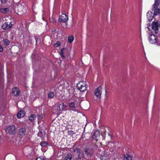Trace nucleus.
<instances>
[{"label":"nucleus","mask_w":160,"mask_h":160,"mask_svg":"<svg viewBox=\"0 0 160 160\" xmlns=\"http://www.w3.org/2000/svg\"><path fill=\"white\" fill-rule=\"evenodd\" d=\"M101 151V149L99 148L96 144L94 143H91L84 148L85 155L89 157L94 155H98V152L99 154H100V152Z\"/></svg>","instance_id":"nucleus-1"},{"label":"nucleus","mask_w":160,"mask_h":160,"mask_svg":"<svg viewBox=\"0 0 160 160\" xmlns=\"http://www.w3.org/2000/svg\"><path fill=\"white\" fill-rule=\"evenodd\" d=\"M23 4H16L14 8L15 12L19 15H22L23 13L26 12V6H24Z\"/></svg>","instance_id":"nucleus-2"},{"label":"nucleus","mask_w":160,"mask_h":160,"mask_svg":"<svg viewBox=\"0 0 160 160\" xmlns=\"http://www.w3.org/2000/svg\"><path fill=\"white\" fill-rule=\"evenodd\" d=\"M16 128L14 125H8L5 128V131L7 133L10 135H14L16 133Z\"/></svg>","instance_id":"nucleus-3"},{"label":"nucleus","mask_w":160,"mask_h":160,"mask_svg":"<svg viewBox=\"0 0 160 160\" xmlns=\"http://www.w3.org/2000/svg\"><path fill=\"white\" fill-rule=\"evenodd\" d=\"M77 86L78 89L82 92H84L87 90L86 82L85 81H83L78 82Z\"/></svg>","instance_id":"nucleus-4"},{"label":"nucleus","mask_w":160,"mask_h":160,"mask_svg":"<svg viewBox=\"0 0 160 160\" xmlns=\"http://www.w3.org/2000/svg\"><path fill=\"white\" fill-rule=\"evenodd\" d=\"M109 151L108 149H103L102 155L100 157L101 160H108L109 159Z\"/></svg>","instance_id":"nucleus-5"},{"label":"nucleus","mask_w":160,"mask_h":160,"mask_svg":"<svg viewBox=\"0 0 160 160\" xmlns=\"http://www.w3.org/2000/svg\"><path fill=\"white\" fill-rule=\"evenodd\" d=\"M152 29L154 31L155 33L157 34L158 31V28H160V22L158 21L152 22Z\"/></svg>","instance_id":"nucleus-6"},{"label":"nucleus","mask_w":160,"mask_h":160,"mask_svg":"<svg viewBox=\"0 0 160 160\" xmlns=\"http://www.w3.org/2000/svg\"><path fill=\"white\" fill-rule=\"evenodd\" d=\"M69 50L68 48H64L62 49L60 55L62 57L65 58V56L64 54L68 55L69 54Z\"/></svg>","instance_id":"nucleus-7"},{"label":"nucleus","mask_w":160,"mask_h":160,"mask_svg":"<svg viewBox=\"0 0 160 160\" xmlns=\"http://www.w3.org/2000/svg\"><path fill=\"white\" fill-rule=\"evenodd\" d=\"M12 25L11 22H5L2 26L3 29L8 30L10 29L12 27Z\"/></svg>","instance_id":"nucleus-8"},{"label":"nucleus","mask_w":160,"mask_h":160,"mask_svg":"<svg viewBox=\"0 0 160 160\" xmlns=\"http://www.w3.org/2000/svg\"><path fill=\"white\" fill-rule=\"evenodd\" d=\"M68 20V16L65 14H62L59 17V22L65 23Z\"/></svg>","instance_id":"nucleus-9"},{"label":"nucleus","mask_w":160,"mask_h":160,"mask_svg":"<svg viewBox=\"0 0 160 160\" xmlns=\"http://www.w3.org/2000/svg\"><path fill=\"white\" fill-rule=\"evenodd\" d=\"M102 89L101 87L100 86L97 88L94 91V95L98 98L101 97L102 93Z\"/></svg>","instance_id":"nucleus-10"},{"label":"nucleus","mask_w":160,"mask_h":160,"mask_svg":"<svg viewBox=\"0 0 160 160\" xmlns=\"http://www.w3.org/2000/svg\"><path fill=\"white\" fill-rule=\"evenodd\" d=\"M158 6L152 5V10L153 12V15L157 16L160 13V9L158 8Z\"/></svg>","instance_id":"nucleus-11"},{"label":"nucleus","mask_w":160,"mask_h":160,"mask_svg":"<svg viewBox=\"0 0 160 160\" xmlns=\"http://www.w3.org/2000/svg\"><path fill=\"white\" fill-rule=\"evenodd\" d=\"M148 38L149 42L152 44H154L157 42H158L156 37L154 35H150L148 37Z\"/></svg>","instance_id":"nucleus-12"},{"label":"nucleus","mask_w":160,"mask_h":160,"mask_svg":"<svg viewBox=\"0 0 160 160\" xmlns=\"http://www.w3.org/2000/svg\"><path fill=\"white\" fill-rule=\"evenodd\" d=\"M12 93L13 96H19L20 91L18 88H14L12 90Z\"/></svg>","instance_id":"nucleus-13"},{"label":"nucleus","mask_w":160,"mask_h":160,"mask_svg":"<svg viewBox=\"0 0 160 160\" xmlns=\"http://www.w3.org/2000/svg\"><path fill=\"white\" fill-rule=\"evenodd\" d=\"M154 16L153 13L151 11H149L147 13V18L149 21H151L153 18Z\"/></svg>","instance_id":"nucleus-14"},{"label":"nucleus","mask_w":160,"mask_h":160,"mask_svg":"<svg viewBox=\"0 0 160 160\" xmlns=\"http://www.w3.org/2000/svg\"><path fill=\"white\" fill-rule=\"evenodd\" d=\"M25 113L24 110H20L18 113L17 117L18 118H21L23 117L25 115Z\"/></svg>","instance_id":"nucleus-15"},{"label":"nucleus","mask_w":160,"mask_h":160,"mask_svg":"<svg viewBox=\"0 0 160 160\" xmlns=\"http://www.w3.org/2000/svg\"><path fill=\"white\" fill-rule=\"evenodd\" d=\"M123 160H132V156L128 154H124Z\"/></svg>","instance_id":"nucleus-16"},{"label":"nucleus","mask_w":160,"mask_h":160,"mask_svg":"<svg viewBox=\"0 0 160 160\" xmlns=\"http://www.w3.org/2000/svg\"><path fill=\"white\" fill-rule=\"evenodd\" d=\"M26 133V129L25 128H22L19 129V134L21 135H24Z\"/></svg>","instance_id":"nucleus-17"},{"label":"nucleus","mask_w":160,"mask_h":160,"mask_svg":"<svg viewBox=\"0 0 160 160\" xmlns=\"http://www.w3.org/2000/svg\"><path fill=\"white\" fill-rule=\"evenodd\" d=\"M66 107V106L64 105L63 103L60 104L59 106V109L61 111L64 110Z\"/></svg>","instance_id":"nucleus-18"},{"label":"nucleus","mask_w":160,"mask_h":160,"mask_svg":"<svg viewBox=\"0 0 160 160\" xmlns=\"http://www.w3.org/2000/svg\"><path fill=\"white\" fill-rule=\"evenodd\" d=\"M36 118V116L35 114H31L29 118V119L30 121H34Z\"/></svg>","instance_id":"nucleus-19"},{"label":"nucleus","mask_w":160,"mask_h":160,"mask_svg":"<svg viewBox=\"0 0 160 160\" xmlns=\"http://www.w3.org/2000/svg\"><path fill=\"white\" fill-rule=\"evenodd\" d=\"M2 42V43L6 46L8 45L10 43V42L7 39H3Z\"/></svg>","instance_id":"nucleus-20"},{"label":"nucleus","mask_w":160,"mask_h":160,"mask_svg":"<svg viewBox=\"0 0 160 160\" xmlns=\"http://www.w3.org/2000/svg\"><path fill=\"white\" fill-rule=\"evenodd\" d=\"M0 11L3 13H7L9 11V9L8 8H3L0 9Z\"/></svg>","instance_id":"nucleus-21"},{"label":"nucleus","mask_w":160,"mask_h":160,"mask_svg":"<svg viewBox=\"0 0 160 160\" xmlns=\"http://www.w3.org/2000/svg\"><path fill=\"white\" fill-rule=\"evenodd\" d=\"M42 147H44L48 144V143L46 141H42L40 144Z\"/></svg>","instance_id":"nucleus-22"},{"label":"nucleus","mask_w":160,"mask_h":160,"mask_svg":"<svg viewBox=\"0 0 160 160\" xmlns=\"http://www.w3.org/2000/svg\"><path fill=\"white\" fill-rule=\"evenodd\" d=\"M72 158V155L71 154H68L65 157L64 160H71Z\"/></svg>","instance_id":"nucleus-23"},{"label":"nucleus","mask_w":160,"mask_h":160,"mask_svg":"<svg viewBox=\"0 0 160 160\" xmlns=\"http://www.w3.org/2000/svg\"><path fill=\"white\" fill-rule=\"evenodd\" d=\"M74 39V37L72 35H71L68 37V41L69 43L72 42Z\"/></svg>","instance_id":"nucleus-24"},{"label":"nucleus","mask_w":160,"mask_h":160,"mask_svg":"<svg viewBox=\"0 0 160 160\" xmlns=\"http://www.w3.org/2000/svg\"><path fill=\"white\" fill-rule=\"evenodd\" d=\"M160 4V0H154V2L153 5L158 6Z\"/></svg>","instance_id":"nucleus-25"},{"label":"nucleus","mask_w":160,"mask_h":160,"mask_svg":"<svg viewBox=\"0 0 160 160\" xmlns=\"http://www.w3.org/2000/svg\"><path fill=\"white\" fill-rule=\"evenodd\" d=\"M69 106L70 108H72V109L75 108V104L74 102H70L69 104Z\"/></svg>","instance_id":"nucleus-26"},{"label":"nucleus","mask_w":160,"mask_h":160,"mask_svg":"<svg viewBox=\"0 0 160 160\" xmlns=\"http://www.w3.org/2000/svg\"><path fill=\"white\" fill-rule=\"evenodd\" d=\"M54 94L53 92H50L48 94V97L49 98H52L53 97Z\"/></svg>","instance_id":"nucleus-27"},{"label":"nucleus","mask_w":160,"mask_h":160,"mask_svg":"<svg viewBox=\"0 0 160 160\" xmlns=\"http://www.w3.org/2000/svg\"><path fill=\"white\" fill-rule=\"evenodd\" d=\"M84 157V154L83 152H82L80 153H79L78 155V158H81L82 159H83V158Z\"/></svg>","instance_id":"nucleus-28"},{"label":"nucleus","mask_w":160,"mask_h":160,"mask_svg":"<svg viewBox=\"0 0 160 160\" xmlns=\"http://www.w3.org/2000/svg\"><path fill=\"white\" fill-rule=\"evenodd\" d=\"M38 119H42L44 117V115L42 113H39L38 114Z\"/></svg>","instance_id":"nucleus-29"},{"label":"nucleus","mask_w":160,"mask_h":160,"mask_svg":"<svg viewBox=\"0 0 160 160\" xmlns=\"http://www.w3.org/2000/svg\"><path fill=\"white\" fill-rule=\"evenodd\" d=\"M50 20L51 22H52L53 23H56V19L52 17L51 18H50Z\"/></svg>","instance_id":"nucleus-30"},{"label":"nucleus","mask_w":160,"mask_h":160,"mask_svg":"<svg viewBox=\"0 0 160 160\" xmlns=\"http://www.w3.org/2000/svg\"><path fill=\"white\" fill-rule=\"evenodd\" d=\"M45 132L44 130H42L41 131H40L39 132L38 135H42V136L43 135V134H45L44 133Z\"/></svg>","instance_id":"nucleus-31"},{"label":"nucleus","mask_w":160,"mask_h":160,"mask_svg":"<svg viewBox=\"0 0 160 160\" xmlns=\"http://www.w3.org/2000/svg\"><path fill=\"white\" fill-rule=\"evenodd\" d=\"M61 43L59 42H57L56 43L54 44V46L55 47H57L60 46Z\"/></svg>","instance_id":"nucleus-32"},{"label":"nucleus","mask_w":160,"mask_h":160,"mask_svg":"<svg viewBox=\"0 0 160 160\" xmlns=\"http://www.w3.org/2000/svg\"><path fill=\"white\" fill-rule=\"evenodd\" d=\"M76 150V151L77 153L78 154L81 152V149L79 148H76L74 152H75Z\"/></svg>","instance_id":"nucleus-33"},{"label":"nucleus","mask_w":160,"mask_h":160,"mask_svg":"<svg viewBox=\"0 0 160 160\" xmlns=\"http://www.w3.org/2000/svg\"><path fill=\"white\" fill-rule=\"evenodd\" d=\"M2 4H5L7 3L8 0H0Z\"/></svg>","instance_id":"nucleus-34"},{"label":"nucleus","mask_w":160,"mask_h":160,"mask_svg":"<svg viewBox=\"0 0 160 160\" xmlns=\"http://www.w3.org/2000/svg\"><path fill=\"white\" fill-rule=\"evenodd\" d=\"M68 134L69 135H72L75 134V133L73 132V131L70 130L68 132Z\"/></svg>","instance_id":"nucleus-35"},{"label":"nucleus","mask_w":160,"mask_h":160,"mask_svg":"<svg viewBox=\"0 0 160 160\" xmlns=\"http://www.w3.org/2000/svg\"><path fill=\"white\" fill-rule=\"evenodd\" d=\"M46 159L42 157H39L36 160H45Z\"/></svg>","instance_id":"nucleus-36"},{"label":"nucleus","mask_w":160,"mask_h":160,"mask_svg":"<svg viewBox=\"0 0 160 160\" xmlns=\"http://www.w3.org/2000/svg\"><path fill=\"white\" fill-rule=\"evenodd\" d=\"M29 40L28 41V42L32 43V37H29Z\"/></svg>","instance_id":"nucleus-37"},{"label":"nucleus","mask_w":160,"mask_h":160,"mask_svg":"<svg viewBox=\"0 0 160 160\" xmlns=\"http://www.w3.org/2000/svg\"><path fill=\"white\" fill-rule=\"evenodd\" d=\"M103 131H102V132H103V134L104 135H105L106 134V129H105V128H104V129H103Z\"/></svg>","instance_id":"nucleus-38"},{"label":"nucleus","mask_w":160,"mask_h":160,"mask_svg":"<svg viewBox=\"0 0 160 160\" xmlns=\"http://www.w3.org/2000/svg\"><path fill=\"white\" fill-rule=\"evenodd\" d=\"M3 51V48L2 46L0 45V52H2Z\"/></svg>","instance_id":"nucleus-39"},{"label":"nucleus","mask_w":160,"mask_h":160,"mask_svg":"<svg viewBox=\"0 0 160 160\" xmlns=\"http://www.w3.org/2000/svg\"><path fill=\"white\" fill-rule=\"evenodd\" d=\"M85 138V136H84V133H83L82 136H81V138Z\"/></svg>","instance_id":"nucleus-40"},{"label":"nucleus","mask_w":160,"mask_h":160,"mask_svg":"<svg viewBox=\"0 0 160 160\" xmlns=\"http://www.w3.org/2000/svg\"><path fill=\"white\" fill-rule=\"evenodd\" d=\"M105 95H106V94L107 93V92H108V91H107V88H106V87L105 88Z\"/></svg>","instance_id":"nucleus-41"},{"label":"nucleus","mask_w":160,"mask_h":160,"mask_svg":"<svg viewBox=\"0 0 160 160\" xmlns=\"http://www.w3.org/2000/svg\"><path fill=\"white\" fill-rule=\"evenodd\" d=\"M82 158H77L76 160H82Z\"/></svg>","instance_id":"nucleus-42"},{"label":"nucleus","mask_w":160,"mask_h":160,"mask_svg":"<svg viewBox=\"0 0 160 160\" xmlns=\"http://www.w3.org/2000/svg\"><path fill=\"white\" fill-rule=\"evenodd\" d=\"M55 31V30H53V31Z\"/></svg>","instance_id":"nucleus-43"}]
</instances>
